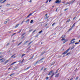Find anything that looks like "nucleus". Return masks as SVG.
Returning <instances> with one entry per match:
<instances>
[{
    "mask_svg": "<svg viewBox=\"0 0 80 80\" xmlns=\"http://www.w3.org/2000/svg\"><path fill=\"white\" fill-rule=\"evenodd\" d=\"M70 48H69L68 50H67L65 52H64L62 53V54H63V55H65V54H66V53H68V51L70 49Z\"/></svg>",
    "mask_w": 80,
    "mask_h": 80,
    "instance_id": "f257e3e1",
    "label": "nucleus"
},
{
    "mask_svg": "<svg viewBox=\"0 0 80 80\" xmlns=\"http://www.w3.org/2000/svg\"><path fill=\"white\" fill-rule=\"evenodd\" d=\"M60 2H61V0H57L55 1V3H60Z\"/></svg>",
    "mask_w": 80,
    "mask_h": 80,
    "instance_id": "f03ea898",
    "label": "nucleus"
},
{
    "mask_svg": "<svg viewBox=\"0 0 80 80\" xmlns=\"http://www.w3.org/2000/svg\"><path fill=\"white\" fill-rule=\"evenodd\" d=\"M75 23H74L73 25L72 26V28L68 30L69 32H70V31H71L72 28H73V27H75Z\"/></svg>",
    "mask_w": 80,
    "mask_h": 80,
    "instance_id": "7ed1b4c3",
    "label": "nucleus"
},
{
    "mask_svg": "<svg viewBox=\"0 0 80 80\" xmlns=\"http://www.w3.org/2000/svg\"><path fill=\"white\" fill-rule=\"evenodd\" d=\"M52 72H53V70H51L49 72L48 75H50L52 73Z\"/></svg>",
    "mask_w": 80,
    "mask_h": 80,
    "instance_id": "20e7f679",
    "label": "nucleus"
},
{
    "mask_svg": "<svg viewBox=\"0 0 80 80\" xmlns=\"http://www.w3.org/2000/svg\"><path fill=\"white\" fill-rule=\"evenodd\" d=\"M59 75H60V73H58L56 74V75L55 76V77H56L57 78H58V77H59Z\"/></svg>",
    "mask_w": 80,
    "mask_h": 80,
    "instance_id": "39448f33",
    "label": "nucleus"
},
{
    "mask_svg": "<svg viewBox=\"0 0 80 80\" xmlns=\"http://www.w3.org/2000/svg\"><path fill=\"white\" fill-rule=\"evenodd\" d=\"M75 1V0H73L72 1H71V2L69 3V4H72V3H73Z\"/></svg>",
    "mask_w": 80,
    "mask_h": 80,
    "instance_id": "423d86ee",
    "label": "nucleus"
},
{
    "mask_svg": "<svg viewBox=\"0 0 80 80\" xmlns=\"http://www.w3.org/2000/svg\"><path fill=\"white\" fill-rule=\"evenodd\" d=\"M1 60H2L1 62H4L5 60V59L2 58L1 59H0V61H1Z\"/></svg>",
    "mask_w": 80,
    "mask_h": 80,
    "instance_id": "0eeeda50",
    "label": "nucleus"
},
{
    "mask_svg": "<svg viewBox=\"0 0 80 80\" xmlns=\"http://www.w3.org/2000/svg\"><path fill=\"white\" fill-rule=\"evenodd\" d=\"M17 63V62H13L11 64L10 66H12V65H14V64H15V63Z\"/></svg>",
    "mask_w": 80,
    "mask_h": 80,
    "instance_id": "6e6552de",
    "label": "nucleus"
},
{
    "mask_svg": "<svg viewBox=\"0 0 80 80\" xmlns=\"http://www.w3.org/2000/svg\"><path fill=\"white\" fill-rule=\"evenodd\" d=\"M30 67H31V66H29V67L25 69V70H28V69H29V68H30Z\"/></svg>",
    "mask_w": 80,
    "mask_h": 80,
    "instance_id": "1a4fd4ad",
    "label": "nucleus"
},
{
    "mask_svg": "<svg viewBox=\"0 0 80 80\" xmlns=\"http://www.w3.org/2000/svg\"><path fill=\"white\" fill-rule=\"evenodd\" d=\"M70 4V2H67L66 3H65V5H67L68 4Z\"/></svg>",
    "mask_w": 80,
    "mask_h": 80,
    "instance_id": "9d476101",
    "label": "nucleus"
},
{
    "mask_svg": "<svg viewBox=\"0 0 80 80\" xmlns=\"http://www.w3.org/2000/svg\"><path fill=\"white\" fill-rule=\"evenodd\" d=\"M19 25H20V24H17V25H16L15 27V28H17V27H18V26Z\"/></svg>",
    "mask_w": 80,
    "mask_h": 80,
    "instance_id": "9b49d317",
    "label": "nucleus"
},
{
    "mask_svg": "<svg viewBox=\"0 0 80 80\" xmlns=\"http://www.w3.org/2000/svg\"><path fill=\"white\" fill-rule=\"evenodd\" d=\"M18 68V67H16L12 69V70H17Z\"/></svg>",
    "mask_w": 80,
    "mask_h": 80,
    "instance_id": "f8f14e48",
    "label": "nucleus"
},
{
    "mask_svg": "<svg viewBox=\"0 0 80 80\" xmlns=\"http://www.w3.org/2000/svg\"><path fill=\"white\" fill-rule=\"evenodd\" d=\"M28 42V41H27L26 42H25L24 43V45H25V44H27V42Z\"/></svg>",
    "mask_w": 80,
    "mask_h": 80,
    "instance_id": "ddd939ff",
    "label": "nucleus"
},
{
    "mask_svg": "<svg viewBox=\"0 0 80 80\" xmlns=\"http://www.w3.org/2000/svg\"><path fill=\"white\" fill-rule=\"evenodd\" d=\"M68 40H64V41L63 42V43H65L66 42H67Z\"/></svg>",
    "mask_w": 80,
    "mask_h": 80,
    "instance_id": "4468645a",
    "label": "nucleus"
},
{
    "mask_svg": "<svg viewBox=\"0 0 80 80\" xmlns=\"http://www.w3.org/2000/svg\"><path fill=\"white\" fill-rule=\"evenodd\" d=\"M54 74H55V72L52 71V75L53 76Z\"/></svg>",
    "mask_w": 80,
    "mask_h": 80,
    "instance_id": "2eb2a0df",
    "label": "nucleus"
},
{
    "mask_svg": "<svg viewBox=\"0 0 80 80\" xmlns=\"http://www.w3.org/2000/svg\"><path fill=\"white\" fill-rule=\"evenodd\" d=\"M9 61H10V60H7V61H6L5 62V63H7V62H9Z\"/></svg>",
    "mask_w": 80,
    "mask_h": 80,
    "instance_id": "dca6fc26",
    "label": "nucleus"
},
{
    "mask_svg": "<svg viewBox=\"0 0 80 80\" xmlns=\"http://www.w3.org/2000/svg\"><path fill=\"white\" fill-rule=\"evenodd\" d=\"M29 21V19H28V20L26 21V23H28Z\"/></svg>",
    "mask_w": 80,
    "mask_h": 80,
    "instance_id": "f3484780",
    "label": "nucleus"
},
{
    "mask_svg": "<svg viewBox=\"0 0 80 80\" xmlns=\"http://www.w3.org/2000/svg\"><path fill=\"white\" fill-rule=\"evenodd\" d=\"M40 60L39 61H38V62H36V63H35V64H37V63H39L40 62Z\"/></svg>",
    "mask_w": 80,
    "mask_h": 80,
    "instance_id": "a211bd4d",
    "label": "nucleus"
},
{
    "mask_svg": "<svg viewBox=\"0 0 80 80\" xmlns=\"http://www.w3.org/2000/svg\"><path fill=\"white\" fill-rule=\"evenodd\" d=\"M71 42L70 43V44H71L72 43L73 44V43H75V41H74L72 42Z\"/></svg>",
    "mask_w": 80,
    "mask_h": 80,
    "instance_id": "6ab92c4d",
    "label": "nucleus"
},
{
    "mask_svg": "<svg viewBox=\"0 0 80 80\" xmlns=\"http://www.w3.org/2000/svg\"><path fill=\"white\" fill-rule=\"evenodd\" d=\"M65 35H62V38H65Z\"/></svg>",
    "mask_w": 80,
    "mask_h": 80,
    "instance_id": "aec40b11",
    "label": "nucleus"
},
{
    "mask_svg": "<svg viewBox=\"0 0 80 80\" xmlns=\"http://www.w3.org/2000/svg\"><path fill=\"white\" fill-rule=\"evenodd\" d=\"M33 22V20H31L30 21V23H32Z\"/></svg>",
    "mask_w": 80,
    "mask_h": 80,
    "instance_id": "412c9836",
    "label": "nucleus"
},
{
    "mask_svg": "<svg viewBox=\"0 0 80 80\" xmlns=\"http://www.w3.org/2000/svg\"><path fill=\"white\" fill-rule=\"evenodd\" d=\"M44 59H45V58H42L41 59L40 61H42V60H44Z\"/></svg>",
    "mask_w": 80,
    "mask_h": 80,
    "instance_id": "4be33fe9",
    "label": "nucleus"
},
{
    "mask_svg": "<svg viewBox=\"0 0 80 80\" xmlns=\"http://www.w3.org/2000/svg\"><path fill=\"white\" fill-rule=\"evenodd\" d=\"M32 43V41L30 43H29L28 44V45H30V44H31V43Z\"/></svg>",
    "mask_w": 80,
    "mask_h": 80,
    "instance_id": "5701e85b",
    "label": "nucleus"
},
{
    "mask_svg": "<svg viewBox=\"0 0 80 80\" xmlns=\"http://www.w3.org/2000/svg\"><path fill=\"white\" fill-rule=\"evenodd\" d=\"M14 74H15V73H13L11 75H10V76L11 77V76H12V75H14Z\"/></svg>",
    "mask_w": 80,
    "mask_h": 80,
    "instance_id": "b1692460",
    "label": "nucleus"
},
{
    "mask_svg": "<svg viewBox=\"0 0 80 80\" xmlns=\"http://www.w3.org/2000/svg\"><path fill=\"white\" fill-rule=\"evenodd\" d=\"M58 69L57 70H56V72H55L56 74L58 73Z\"/></svg>",
    "mask_w": 80,
    "mask_h": 80,
    "instance_id": "393cba45",
    "label": "nucleus"
},
{
    "mask_svg": "<svg viewBox=\"0 0 80 80\" xmlns=\"http://www.w3.org/2000/svg\"><path fill=\"white\" fill-rule=\"evenodd\" d=\"M25 54H23L22 56V57H23V56H25Z\"/></svg>",
    "mask_w": 80,
    "mask_h": 80,
    "instance_id": "a878e982",
    "label": "nucleus"
},
{
    "mask_svg": "<svg viewBox=\"0 0 80 80\" xmlns=\"http://www.w3.org/2000/svg\"><path fill=\"white\" fill-rule=\"evenodd\" d=\"M7 0H5L2 2V3H3L5 2H6V1H7Z\"/></svg>",
    "mask_w": 80,
    "mask_h": 80,
    "instance_id": "bb28decb",
    "label": "nucleus"
},
{
    "mask_svg": "<svg viewBox=\"0 0 80 80\" xmlns=\"http://www.w3.org/2000/svg\"><path fill=\"white\" fill-rule=\"evenodd\" d=\"M70 19H69L66 22H70Z\"/></svg>",
    "mask_w": 80,
    "mask_h": 80,
    "instance_id": "cd10ccee",
    "label": "nucleus"
},
{
    "mask_svg": "<svg viewBox=\"0 0 80 80\" xmlns=\"http://www.w3.org/2000/svg\"><path fill=\"white\" fill-rule=\"evenodd\" d=\"M42 32V30H41V31H40L38 33H41Z\"/></svg>",
    "mask_w": 80,
    "mask_h": 80,
    "instance_id": "c85d7f7f",
    "label": "nucleus"
},
{
    "mask_svg": "<svg viewBox=\"0 0 80 80\" xmlns=\"http://www.w3.org/2000/svg\"><path fill=\"white\" fill-rule=\"evenodd\" d=\"M6 20H7V21H8V22L9 21H10V19H7Z\"/></svg>",
    "mask_w": 80,
    "mask_h": 80,
    "instance_id": "c756f323",
    "label": "nucleus"
},
{
    "mask_svg": "<svg viewBox=\"0 0 80 80\" xmlns=\"http://www.w3.org/2000/svg\"><path fill=\"white\" fill-rule=\"evenodd\" d=\"M7 23V21H5V22H4V24H6V23Z\"/></svg>",
    "mask_w": 80,
    "mask_h": 80,
    "instance_id": "7c9ffc66",
    "label": "nucleus"
},
{
    "mask_svg": "<svg viewBox=\"0 0 80 80\" xmlns=\"http://www.w3.org/2000/svg\"><path fill=\"white\" fill-rule=\"evenodd\" d=\"M21 43H22V42H20V43H19L18 44V45H20V44H21Z\"/></svg>",
    "mask_w": 80,
    "mask_h": 80,
    "instance_id": "2f4dec72",
    "label": "nucleus"
},
{
    "mask_svg": "<svg viewBox=\"0 0 80 80\" xmlns=\"http://www.w3.org/2000/svg\"><path fill=\"white\" fill-rule=\"evenodd\" d=\"M78 43H79V42H76L75 43V45H77V44H78Z\"/></svg>",
    "mask_w": 80,
    "mask_h": 80,
    "instance_id": "473e14b6",
    "label": "nucleus"
},
{
    "mask_svg": "<svg viewBox=\"0 0 80 80\" xmlns=\"http://www.w3.org/2000/svg\"><path fill=\"white\" fill-rule=\"evenodd\" d=\"M62 41H63V40H65V38H62Z\"/></svg>",
    "mask_w": 80,
    "mask_h": 80,
    "instance_id": "72a5a7b5",
    "label": "nucleus"
},
{
    "mask_svg": "<svg viewBox=\"0 0 80 80\" xmlns=\"http://www.w3.org/2000/svg\"><path fill=\"white\" fill-rule=\"evenodd\" d=\"M9 45H10V43H8V44H7L6 45V46H8Z\"/></svg>",
    "mask_w": 80,
    "mask_h": 80,
    "instance_id": "f704fd0d",
    "label": "nucleus"
},
{
    "mask_svg": "<svg viewBox=\"0 0 80 80\" xmlns=\"http://www.w3.org/2000/svg\"><path fill=\"white\" fill-rule=\"evenodd\" d=\"M74 40L72 39L71 40L70 42H73V41H74Z\"/></svg>",
    "mask_w": 80,
    "mask_h": 80,
    "instance_id": "c9c22d12",
    "label": "nucleus"
},
{
    "mask_svg": "<svg viewBox=\"0 0 80 80\" xmlns=\"http://www.w3.org/2000/svg\"><path fill=\"white\" fill-rule=\"evenodd\" d=\"M32 14H33V13H31L30 14H29V16H30L31 15H32Z\"/></svg>",
    "mask_w": 80,
    "mask_h": 80,
    "instance_id": "e433bc0d",
    "label": "nucleus"
},
{
    "mask_svg": "<svg viewBox=\"0 0 80 80\" xmlns=\"http://www.w3.org/2000/svg\"><path fill=\"white\" fill-rule=\"evenodd\" d=\"M36 32V30H34L32 32V33H33L34 32Z\"/></svg>",
    "mask_w": 80,
    "mask_h": 80,
    "instance_id": "4c0bfd02",
    "label": "nucleus"
},
{
    "mask_svg": "<svg viewBox=\"0 0 80 80\" xmlns=\"http://www.w3.org/2000/svg\"><path fill=\"white\" fill-rule=\"evenodd\" d=\"M68 10V8H66L65 9H64V11H67V10Z\"/></svg>",
    "mask_w": 80,
    "mask_h": 80,
    "instance_id": "58836bf2",
    "label": "nucleus"
},
{
    "mask_svg": "<svg viewBox=\"0 0 80 80\" xmlns=\"http://www.w3.org/2000/svg\"><path fill=\"white\" fill-rule=\"evenodd\" d=\"M55 22L53 24H52V26H53L54 25H55Z\"/></svg>",
    "mask_w": 80,
    "mask_h": 80,
    "instance_id": "ea45409f",
    "label": "nucleus"
},
{
    "mask_svg": "<svg viewBox=\"0 0 80 80\" xmlns=\"http://www.w3.org/2000/svg\"><path fill=\"white\" fill-rule=\"evenodd\" d=\"M32 29H31V30H29V32H32Z\"/></svg>",
    "mask_w": 80,
    "mask_h": 80,
    "instance_id": "a19ab883",
    "label": "nucleus"
},
{
    "mask_svg": "<svg viewBox=\"0 0 80 80\" xmlns=\"http://www.w3.org/2000/svg\"><path fill=\"white\" fill-rule=\"evenodd\" d=\"M74 48V46L73 47H72L71 48V50H72V49H73Z\"/></svg>",
    "mask_w": 80,
    "mask_h": 80,
    "instance_id": "79ce46f5",
    "label": "nucleus"
},
{
    "mask_svg": "<svg viewBox=\"0 0 80 80\" xmlns=\"http://www.w3.org/2000/svg\"><path fill=\"white\" fill-rule=\"evenodd\" d=\"M44 53H45V52H42L41 53V55H43V54H44Z\"/></svg>",
    "mask_w": 80,
    "mask_h": 80,
    "instance_id": "37998d69",
    "label": "nucleus"
},
{
    "mask_svg": "<svg viewBox=\"0 0 80 80\" xmlns=\"http://www.w3.org/2000/svg\"><path fill=\"white\" fill-rule=\"evenodd\" d=\"M69 54H70V52H68V53L66 55L67 56L68 55H69Z\"/></svg>",
    "mask_w": 80,
    "mask_h": 80,
    "instance_id": "c03bdc74",
    "label": "nucleus"
},
{
    "mask_svg": "<svg viewBox=\"0 0 80 80\" xmlns=\"http://www.w3.org/2000/svg\"><path fill=\"white\" fill-rule=\"evenodd\" d=\"M15 34H16V33H14L13 34H12V36H13V35H15Z\"/></svg>",
    "mask_w": 80,
    "mask_h": 80,
    "instance_id": "a18cd8bd",
    "label": "nucleus"
},
{
    "mask_svg": "<svg viewBox=\"0 0 80 80\" xmlns=\"http://www.w3.org/2000/svg\"><path fill=\"white\" fill-rule=\"evenodd\" d=\"M3 56H0V58H2Z\"/></svg>",
    "mask_w": 80,
    "mask_h": 80,
    "instance_id": "49530a36",
    "label": "nucleus"
},
{
    "mask_svg": "<svg viewBox=\"0 0 80 80\" xmlns=\"http://www.w3.org/2000/svg\"><path fill=\"white\" fill-rule=\"evenodd\" d=\"M10 5V4L8 3V4H7V5H6L9 6V5Z\"/></svg>",
    "mask_w": 80,
    "mask_h": 80,
    "instance_id": "de8ad7c7",
    "label": "nucleus"
},
{
    "mask_svg": "<svg viewBox=\"0 0 80 80\" xmlns=\"http://www.w3.org/2000/svg\"><path fill=\"white\" fill-rule=\"evenodd\" d=\"M48 77H46V80H48Z\"/></svg>",
    "mask_w": 80,
    "mask_h": 80,
    "instance_id": "09e8293b",
    "label": "nucleus"
},
{
    "mask_svg": "<svg viewBox=\"0 0 80 80\" xmlns=\"http://www.w3.org/2000/svg\"><path fill=\"white\" fill-rule=\"evenodd\" d=\"M43 69V67L41 69V70H42Z\"/></svg>",
    "mask_w": 80,
    "mask_h": 80,
    "instance_id": "8fccbe9b",
    "label": "nucleus"
},
{
    "mask_svg": "<svg viewBox=\"0 0 80 80\" xmlns=\"http://www.w3.org/2000/svg\"><path fill=\"white\" fill-rule=\"evenodd\" d=\"M25 34V33H24L23 34H22V36H23V35H24Z\"/></svg>",
    "mask_w": 80,
    "mask_h": 80,
    "instance_id": "3c124183",
    "label": "nucleus"
},
{
    "mask_svg": "<svg viewBox=\"0 0 80 80\" xmlns=\"http://www.w3.org/2000/svg\"><path fill=\"white\" fill-rule=\"evenodd\" d=\"M30 15H29L28 16V17H27V18H28V17H30Z\"/></svg>",
    "mask_w": 80,
    "mask_h": 80,
    "instance_id": "603ef678",
    "label": "nucleus"
},
{
    "mask_svg": "<svg viewBox=\"0 0 80 80\" xmlns=\"http://www.w3.org/2000/svg\"><path fill=\"white\" fill-rule=\"evenodd\" d=\"M33 58V56H32V57H31V58L30 59H32Z\"/></svg>",
    "mask_w": 80,
    "mask_h": 80,
    "instance_id": "864d4df0",
    "label": "nucleus"
},
{
    "mask_svg": "<svg viewBox=\"0 0 80 80\" xmlns=\"http://www.w3.org/2000/svg\"><path fill=\"white\" fill-rule=\"evenodd\" d=\"M58 10V8H56V12H57Z\"/></svg>",
    "mask_w": 80,
    "mask_h": 80,
    "instance_id": "5fc2aeb1",
    "label": "nucleus"
},
{
    "mask_svg": "<svg viewBox=\"0 0 80 80\" xmlns=\"http://www.w3.org/2000/svg\"><path fill=\"white\" fill-rule=\"evenodd\" d=\"M48 0L46 2V3H48Z\"/></svg>",
    "mask_w": 80,
    "mask_h": 80,
    "instance_id": "6e6d98bb",
    "label": "nucleus"
},
{
    "mask_svg": "<svg viewBox=\"0 0 80 80\" xmlns=\"http://www.w3.org/2000/svg\"><path fill=\"white\" fill-rule=\"evenodd\" d=\"M78 78L77 77V78H76V80H77V79H78Z\"/></svg>",
    "mask_w": 80,
    "mask_h": 80,
    "instance_id": "4d7b16f0",
    "label": "nucleus"
},
{
    "mask_svg": "<svg viewBox=\"0 0 80 80\" xmlns=\"http://www.w3.org/2000/svg\"><path fill=\"white\" fill-rule=\"evenodd\" d=\"M29 2H30V3H31V2H32V0H30L29 1Z\"/></svg>",
    "mask_w": 80,
    "mask_h": 80,
    "instance_id": "13d9d810",
    "label": "nucleus"
},
{
    "mask_svg": "<svg viewBox=\"0 0 80 80\" xmlns=\"http://www.w3.org/2000/svg\"><path fill=\"white\" fill-rule=\"evenodd\" d=\"M38 37V35H37L36 36H35V37Z\"/></svg>",
    "mask_w": 80,
    "mask_h": 80,
    "instance_id": "bf43d9fd",
    "label": "nucleus"
},
{
    "mask_svg": "<svg viewBox=\"0 0 80 80\" xmlns=\"http://www.w3.org/2000/svg\"><path fill=\"white\" fill-rule=\"evenodd\" d=\"M48 18V17H47V16L46 18L47 19V18Z\"/></svg>",
    "mask_w": 80,
    "mask_h": 80,
    "instance_id": "052dcab7",
    "label": "nucleus"
},
{
    "mask_svg": "<svg viewBox=\"0 0 80 80\" xmlns=\"http://www.w3.org/2000/svg\"><path fill=\"white\" fill-rule=\"evenodd\" d=\"M76 18V17H75L73 19V20H74V19H75V18Z\"/></svg>",
    "mask_w": 80,
    "mask_h": 80,
    "instance_id": "680f3d73",
    "label": "nucleus"
},
{
    "mask_svg": "<svg viewBox=\"0 0 80 80\" xmlns=\"http://www.w3.org/2000/svg\"><path fill=\"white\" fill-rule=\"evenodd\" d=\"M3 0H0V2H2Z\"/></svg>",
    "mask_w": 80,
    "mask_h": 80,
    "instance_id": "e2e57ef3",
    "label": "nucleus"
},
{
    "mask_svg": "<svg viewBox=\"0 0 80 80\" xmlns=\"http://www.w3.org/2000/svg\"><path fill=\"white\" fill-rule=\"evenodd\" d=\"M65 2H62V3H64V4H65Z\"/></svg>",
    "mask_w": 80,
    "mask_h": 80,
    "instance_id": "0e129e2a",
    "label": "nucleus"
},
{
    "mask_svg": "<svg viewBox=\"0 0 80 80\" xmlns=\"http://www.w3.org/2000/svg\"><path fill=\"white\" fill-rule=\"evenodd\" d=\"M47 70V68H45L44 70L45 71V70Z\"/></svg>",
    "mask_w": 80,
    "mask_h": 80,
    "instance_id": "69168bd1",
    "label": "nucleus"
},
{
    "mask_svg": "<svg viewBox=\"0 0 80 80\" xmlns=\"http://www.w3.org/2000/svg\"><path fill=\"white\" fill-rule=\"evenodd\" d=\"M52 0H49V2H51Z\"/></svg>",
    "mask_w": 80,
    "mask_h": 80,
    "instance_id": "338daca9",
    "label": "nucleus"
},
{
    "mask_svg": "<svg viewBox=\"0 0 80 80\" xmlns=\"http://www.w3.org/2000/svg\"><path fill=\"white\" fill-rule=\"evenodd\" d=\"M73 39L74 40H76L75 38H73Z\"/></svg>",
    "mask_w": 80,
    "mask_h": 80,
    "instance_id": "774afa93",
    "label": "nucleus"
}]
</instances>
